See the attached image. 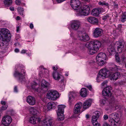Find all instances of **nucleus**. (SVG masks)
Listing matches in <instances>:
<instances>
[{
  "mask_svg": "<svg viewBox=\"0 0 126 126\" xmlns=\"http://www.w3.org/2000/svg\"><path fill=\"white\" fill-rule=\"evenodd\" d=\"M11 37L9 30L5 28L0 29V48H4L7 47L8 42L10 40Z\"/></svg>",
  "mask_w": 126,
  "mask_h": 126,
  "instance_id": "obj_1",
  "label": "nucleus"
},
{
  "mask_svg": "<svg viewBox=\"0 0 126 126\" xmlns=\"http://www.w3.org/2000/svg\"><path fill=\"white\" fill-rule=\"evenodd\" d=\"M101 45V43L100 41L94 40L87 43L85 45V46L88 49V53L93 55L98 50L99 48Z\"/></svg>",
  "mask_w": 126,
  "mask_h": 126,
  "instance_id": "obj_2",
  "label": "nucleus"
},
{
  "mask_svg": "<svg viewBox=\"0 0 126 126\" xmlns=\"http://www.w3.org/2000/svg\"><path fill=\"white\" fill-rule=\"evenodd\" d=\"M109 121L111 123V125L117 126L119 121L118 115L116 112L111 114L109 115Z\"/></svg>",
  "mask_w": 126,
  "mask_h": 126,
  "instance_id": "obj_3",
  "label": "nucleus"
},
{
  "mask_svg": "<svg viewBox=\"0 0 126 126\" xmlns=\"http://www.w3.org/2000/svg\"><path fill=\"white\" fill-rule=\"evenodd\" d=\"M90 12L89 7L88 5H84L79 9L78 11V14L79 16L88 15Z\"/></svg>",
  "mask_w": 126,
  "mask_h": 126,
  "instance_id": "obj_4",
  "label": "nucleus"
},
{
  "mask_svg": "<svg viewBox=\"0 0 126 126\" xmlns=\"http://www.w3.org/2000/svg\"><path fill=\"white\" fill-rule=\"evenodd\" d=\"M26 72L24 69H22L21 70L20 72L17 71H15L14 76L15 77H18V81L22 82L25 79L24 76L26 75Z\"/></svg>",
  "mask_w": 126,
  "mask_h": 126,
  "instance_id": "obj_5",
  "label": "nucleus"
},
{
  "mask_svg": "<svg viewBox=\"0 0 126 126\" xmlns=\"http://www.w3.org/2000/svg\"><path fill=\"white\" fill-rule=\"evenodd\" d=\"M100 115V112L98 111H96L93 113L92 121L94 126H100V124L97 121V119L99 118Z\"/></svg>",
  "mask_w": 126,
  "mask_h": 126,
  "instance_id": "obj_6",
  "label": "nucleus"
},
{
  "mask_svg": "<svg viewBox=\"0 0 126 126\" xmlns=\"http://www.w3.org/2000/svg\"><path fill=\"white\" fill-rule=\"evenodd\" d=\"M48 98L50 100H54L58 98L60 95L58 92L57 91H53L48 93L47 95Z\"/></svg>",
  "mask_w": 126,
  "mask_h": 126,
  "instance_id": "obj_7",
  "label": "nucleus"
},
{
  "mask_svg": "<svg viewBox=\"0 0 126 126\" xmlns=\"http://www.w3.org/2000/svg\"><path fill=\"white\" fill-rule=\"evenodd\" d=\"M81 4L79 0H71L70 4L72 8L75 10H78L80 8Z\"/></svg>",
  "mask_w": 126,
  "mask_h": 126,
  "instance_id": "obj_8",
  "label": "nucleus"
},
{
  "mask_svg": "<svg viewBox=\"0 0 126 126\" xmlns=\"http://www.w3.org/2000/svg\"><path fill=\"white\" fill-rule=\"evenodd\" d=\"M50 86V84L49 82L46 81L44 79L42 80L41 84V91H43V93H45L47 91Z\"/></svg>",
  "mask_w": 126,
  "mask_h": 126,
  "instance_id": "obj_9",
  "label": "nucleus"
},
{
  "mask_svg": "<svg viewBox=\"0 0 126 126\" xmlns=\"http://www.w3.org/2000/svg\"><path fill=\"white\" fill-rule=\"evenodd\" d=\"M109 72V70L106 68L101 69L99 71V77L102 79H104L108 77L107 74Z\"/></svg>",
  "mask_w": 126,
  "mask_h": 126,
  "instance_id": "obj_10",
  "label": "nucleus"
},
{
  "mask_svg": "<svg viewBox=\"0 0 126 126\" xmlns=\"http://www.w3.org/2000/svg\"><path fill=\"white\" fill-rule=\"evenodd\" d=\"M112 88L109 86L104 88L102 91V94L104 96H110L112 94L111 91Z\"/></svg>",
  "mask_w": 126,
  "mask_h": 126,
  "instance_id": "obj_11",
  "label": "nucleus"
},
{
  "mask_svg": "<svg viewBox=\"0 0 126 126\" xmlns=\"http://www.w3.org/2000/svg\"><path fill=\"white\" fill-rule=\"evenodd\" d=\"M2 121L3 124L5 126H8L12 121V118L9 116H6L2 118Z\"/></svg>",
  "mask_w": 126,
  "mask_h": 126,
  "instance_id": "obj_12",
  "label": "nucleus"
},
{
  "mask_svg": "<svg viewBox=\"0 0 126 126\" xmlns=\"http://www.w3.org/2000/svg\"><path fill=\"white\" fill-rule=\"evenodd\" d=\"M79 39L81 41L86 42L89 40V37L87 34L80 32L78 35Z\"/></svg>",
  "mask_w": 126,
  "mask_h": 126,
  "instance_id": "obj_13",
  "label": "nucleus"
},
{
  "mask_svg": "<svg viewBox=\"0 0 126 126\" xmlns=\"http://www.w3.org/2000/svg\"><path fill=\"white\" fill-rule=\"evenodd\" d=\"M80 22L77 21H73L71 22V28L74 30H77L80 27Z\"/></svg>",
  "mask_w": 126,
  "mask_h": 126,
  "instance_id": "obj_14",
  "label": "nucleus"
},
{
  "mask_svg": "<svg viewBox=\"0 0 126 126\" xmlns=\"http://www.w3.org/2000/svg\"><path fill=\"white\" fill-rule=\"evenodd\" d=\"M82 104L81 103H77L75 105L74 109V112L75 113L78 114L80 112V110L82 108Z\"/></svg>",
  "mask_w": 126,
  "mask_h": 126,
  "instance_id": "obj_15",
  "label": "nucleus"
},
{
  "mask_svg": "<svg viewBox=\"0 0 126 126\" xmlns=\"http://www.w3.org/2000/svg\"><path fill=\"white\" fill-rule=\"evenodd\" d=\"M26 101L30 105H34L36 103L35 98L31 96H29L27 97Z\"/></svg>",
  "mask_w": 126,
  "mask_h": 126,
  "instance_id": "obj_16",
  "label": "nucleus"
},
{
  "mask_svg": "<svg viewBox=\"0 0 126 126\" xmlns=\"http://www.w3.org/2000/svg\"><path fill=\"white\" fill-rule=\"evenodd\" d=\"M102 33V30L99 28H96L93 32V35L94 37H97L100 36Z\"/></svg>",
  "mask_w": 126,
  "mask_h": 126,
  "instance_id": "obj_17",
  "label": "nucleus"
},
{
  "mask_svg": "<svg viewBox=\"0 0 126 126\" xmlns=\"http://www.w3.org/2000/svg\"><path fill=\"white\" fill-rule=\"evenodd\" d=\"M41 123L44 126H51L52 124V120L51 119L46 118L43 121H41Z\"/></svg>",
  "mask_w": 126,
  "mask_h": 126,
  "instance_id": "obj_18",
  "label": "nucleus"
},
{
  "mask_svg": "<svg viewBox=\"0 0 126 126\" xmlns=\"http://www.w3.org/2000/svg\"><path fill=\"white\" fill-rule=\"evenodd\" d=\"M102 9H103L101 8H95L92 10L91 14L94 16H98L99 14L102 12Z\"/></svg>",
  "mask_w": 126,
  "mask_h": 126,
  "instance_id": "obj_19",
  "label": "nucleus"
},
{
  "mask_svg": "<svg viewBox=\"0 0 126 126\" xmlns=\"http://www.w3.org/2000/svg\"><path fill=\"white\" fill-rule=\"evenodd\" d=\"M121 76L120 73L119 72H116L111 74L110 77V79L111 80H116L119 78Z\"/></svg>",
  "mask_w": 126,
  "mask_h": 126,
  "instance_id": "obj_20",
  "label": "nucleus"
},
{
  "mask_svg": "<svg viewBox=\"0 0 126 126\" xmlns=\"http://www.w3.org/2000/svg\"><path fill=\"white\" fill-rule=\"evenodd\" d=\"M29 122L32 124H35L38 123V124H39L40 123L41 119L39 117L35 118L34 117H32L30 118Z\"/></svg>",
  "mask_w": 126,
  "mask_h": 126,
  "instance_id": "obj_21",
  "label": "nucleus"
},
{
  "mask_svg": "<svg viewBox=\"0 0 126 126\" xmlns=\"http://www.w3.org/2000/svg\"><path fill=\"white\" fill-rule=\"evenodd\" d=\"M87 21L90 23L93 24H97L98 23V19L93 16H90L87 18Z\"/></svg>",
  "mask_w": 126,
  "mask_h": 126,
  "instance_id": "obj_22",
  "label": "nucleus"
},
{
  "mask_svg": "<svg viewBox=\"0 0 126 126\" xmlns=\"http://www.w3.org/2000/svg\"><path fill=\"white\" fill-rule=\"evenodd\" d=\"M53 76L54 79L56 80H59L60 79L63 78V77L59 73L56 71H54L53 73Z\"/></svg>",
  "mask_w": 126,
  "mask_h": 126,
  "instance_id": "obj_23",
  "label": "nucleus"
},
{
  "mask_svg": "<svg viewBox=\"0 0 126 126\" xmlns=\"http://www.w3.org/2000/svg\"><path fill=\"white\" fill-rule=\"evenodd\" d=\"M39 85L35 82H34L33 84L32 85V88L35 89V91L38 93H40L41 91V89L39 88Z\"/></svg>",
  "mask_w": 126,
  "mask_h": 126,
  "instance_id": "obj_24",
  "label": "nucleus"
},
{
  "mask_svg": "<svg viewBox=\"0 0 126 126\" xmlns=\"http://www.w3.org/2000/svg\"><path fill=\"white\" fill-rule=\"evenodd\" d=\"M98 55H97L96 57V60L98 64L102 66L104 64V62L103 59H102V58L99 57Z\"/></svg>",
  "mask_w": 126,
  "mask_h": 126,
  "instance_id": "obj_25",
  "label": "nucleus"
},
{
  "mask_svg": "<svg viewBox=\"0 0 126 126\" xmlns=\"http://www.w3.org/2000/svg\"><path fill=\"white\" fill-rule=\"evenodd\" d=\"M92 101L90 100H88L85 101L83 103V107L85 109H86L90 107L91 105Z\"/></svg>",
  "mask_w": 126,
  "mask_h": 126,
  "instance_id": "obj_26",
  "label": "nucleus"
},
{
  "mask_svg": "<svg viewBox=\"0 0 126 126\" xmlns=\"http://www.w3.org/2000/svg\"><path fill=\"white\" fill-rule=\"evenodd\" d=\"M65 107V106L64 105H60L58 106V111L57 112V114H60V113H63L64 112V109Z\"/></svg>",
  "mask_w": 126,
  "mask_h": 126,
  "instance_id": "obj_27",
  "label": "nucleus"
},
{
  "mask_svg": "<svg viewBox=\"0 0 126 126\" xmlns=\"http://www.w3.org/2000/svg\"><path fill=\"white\" fill-rule=\"evenodd\" d=\"M123 42L118 41L116 42L118 50L120 52H121L122 48H123L124 45Z\"/></svg>",
  "mask_w": 126,
  "mask_h": 126,
  "instance_id": "obj_28",
  "label": "nucleus"
},
{
  "mask_svg": "<svg viewBox=\"0 0 126 126\" xmlns=\"http://www.w3.org/2000/svg\"><path fill=\"white\" fill-rule=\"evenodd\" d=\"M56 106L55 104L53 102H51L48 103L47 105L48 110H50L54 108Z\"/></svg>",
  "mask_w": 126,
  "mask_h": 126,
  "instance_id": "obj_29",
  "label": "nucleus"
},
{
  "mask_svg": "<svg viewBox=\"0 0 126 126\" xmlns=\"http://www.w3.org/2000/svg\"><path fill=\"white\" fill-rule=\"evenodd\" d=\"M80 94L82 97H84L86 96L87 95V91L85 88H83L81 89Z\"/></svg>",
  "mask_w": 126,
  "mask_h": 126,
  "instance_id": "obj_30",
  "label": "nucleus"
},
{
  "mask_svg": "<svg viewBox=\"0 0 126 126\" xmlns=\"http://www.w3.org/2000/svg\"><path fill=\"white\" fill-rule=\"evenodd\" d=\"M108 50L109 52L111 54H112V52L114 51L115 50L114 46L111 44L108 47Z\"/></svg>",
  "mask_w": 126,
  "mask_h": 126,
  "instance_id": "obj_31",
  "label": "nucleus"
},
{
  "mask_svg": "<svg viewBox=\"0 0 126 126\" xmlns=\"http://www.w3.org/2000/svg\"><path fill=\"white\" fill-rule=\"evenodd\" d=\"M98 55L99 56V57H100L102 58V59H103L104 60H106L107 59V56L105 53L101 52L99 53Z\"/></svg>",
  "mask_w": 126,
  "mask_h": 126,
  "instance_id": "obj_32",
  "label": "nucleus"
},
{
  "mask_svg": "<svg viewBox=\"0 0 126 126\" xmlns=\"http://www.w3.org/2000/svg\"><path fill=\"white\" fill-rule=\"evenodd\" d=\"M57 115L58 116L57 119L58 121H60L63 120H64V117L63 113H60V115L57 114Z\"/></svg>",
  "mask_w": 126,
  "mask_h": 126,
  "instance_id": "obj_33",
  "label": "nucleus"
},
{
  "mask_svg": "<svg viewBox=\"0 0 126 126\" xmlns=\"http://www.w3.org/2000/svg\"><path fill=\"white\" fill-rule=\"evenodd\" d=\"M3 2L5 5L9 6L12 4V0H4Z\"/></svg>",
  "mask_w": 126,
  "mask_h": 126,
  "instance_id": "obj_34",
  "label": "nucleus"
},
{
  "mask_svg": "<svg viewBox=\"0 0 126 126\" xmlns=\"http://www.w3.org/2000/svg\"><path fill=\"white\" fill-rule=\"evenodd\" d=\"M31 113L33 115H37L39 113L37 110L35 109L32 108L31 109Z\"/></svg>",
  "mask_w": 126,
  "mask_h": 126,
  "instance_id": "obj_35",
  "label": "nucleus"
},
{
  "mask_svg": "<svg viewBox=\"0 0 126 126\" xmlns=\"http://www.w3.org/2000/svg\"><path fill=\"white\" fill-rule=\"evenodd\" d=\"M126 20V12H124L123 13L121 16V21L124 22Z\"/></svg>",
  "mask_w": 126,
  "mask_h": 126,
  "instance_id": "obj_36",
  "label": "nucleus"
},
{
  "mask_svg": "<svg viewBox=\"0 0 126 126\" xmlns=\"http://www.w3.org/2000/svg\"><path fill=\"white\" fill-rule=\"evenodd\" d=\"M18 10L19 14L22 16H23V8H22L21 7H19L18 8Z\"/></svg>",
  "mask_w": 126,
  "mask_h": 126,
  "instance_id": "obj_37",
  "label": "nucleus"
},
{
  "mask_svg": "<svg viewBox=\"0 0 126 126\" xmlns=\"http://www.w3.org/2000/svg\"><path fill=\"white\" fill-rule=\"evenodd\" d=\"M110 16L108 15H106L102 17V19L104 21L107 20L109 18Z\"/></svg>",
  "mask_w": 126,
  "mask_h": 126,
  "instance_id": "obj_38",
  "label": "nucleus"
},
{
  "mask_svg": "<svg viewBox=\"0 0 126 126\" xmlns=\"http://www.w3.org/2000/svg\"><path fill=\"white\" fill-rule=\"evenodd\" d=\"M98 4L99 5H101L102 6L103 5L108 6V3H106L105 1H103V2L100 1L98 2Z\"/></svg>",
  "mask_w": 126,
  "mask_h": 126,
  "instance_id": "obj_39",
  "label": "nucleus"
},
{
  "mask_svg": "<svg viewBox=\"0 0 126 126\" xmlns=\"http://www.w3.org/2000/svg\"><path fill=\"white\" fill-rule=\"evenodd\" d=\"M70 95L72 96V97L74 98L77 95L74 92H71L70 93Z\"/></svg>",
  "mask_w": 126,
  "mask_h": 126,
  "instance_id": "obj_40",
  "label": "nucleus"
},
{
  "mask_svg": "<svg viewBox=\"0 0 126 126\" xmlns=\"http://www.w3.org/2000/svg\"><path fill=\"white\" fill-rule=\"evenodd\" d=\"M8 107V106L7 105H4L1 108V109L3 110H6Z\"/></svg>",
  "mask_w": 126,
  "mask_h": 126,
  "instance_id": "obj_41",
  "label": "nucleus"
},
{
  "mask_svg": "<svg viewBox=\"0 0 126 126\" xmlns=\"http://www.w3.org/2000/svg\"><path fill=\"white\" fill-rule=\"evenodd\" d=\"M100 103L104 105L106 103V101L105 99H102L100 100Z\"/></svg>",
  "mask_w": 126,
  "mask_h": 126,
  "instance_id": "obj_42",
  "label": "nucleus"
},
{
  "mask_svg": "<svg viewBox=\"0 0 126 126\" xmlns=\"http://www.w3.org/2000/svg\"><path fill=\"white\" fill-rule=\"evenodd\" d=\"M15 2L16 4L18 5H20L21 3V1L19 0H16Z\"/></svg>",
  "mask_w": 126,
  "mask_h": 126,
  "instance_id": "obj_43",
  "label": "nucleus"
},
{
  "mask_svg": "<svg viewBox=\"0 0 126 126\" xmlns=\"http://www.w3.org/2000/svg\"><path fill=\"white\" fill-rule=\"evenodd\" d=\"M116 60L117 62H120V59L119 56L115 57Z\"/></svg>",
  "mask_w": 126,
  "mask_h": 126,
  "instance_id": "obj_44",
  "label": "nucleus"
},
{
  "mask_svg": "<svg viewBox=\"0 0 126 126\" xmlns=\"http://www.w3.org/2000/svg\"><path fill=\"white\" fill-rule=\"evenodd\" d=\"M104 120H106L108 118V116L107 115H105L104 116Z\"/></svg>",
  "mask_w": 126,
  "mask_h": 126,
  "instance_id": "obj_45",
  "label": "nucleus"
},
{
  "mask_svg": "<svg viewBox=\"0 0 126 126\" xmlns=\"http://www.w3.org/2000/svg\"><path fill=\"white\" fill-rule=\"evenodd\" d=\"M107 81H104L102 83V85L104 86L107 85Z\"/></svg>",
  "mask_w": 126,
  "mask_h": 126,
  "instance_id": "obj_46",
  "label": "nucleus"
},
{
  "mask_svg": "<svg viewBox=\"0 0 126 126\" xmlns=\"http://www.w3.org/2000/svg\"><path fill=\"white\" fill-rule=\"evenodd\" d=\"M86 87H87L89 89V90L90 91H92V86L91 85H89L88 86H87Z\"/></svg>",
  "mask_w": 126,
  "mask_h": 126,
  "instance_id": "obj_47",
  "label": "nucleus"
},
{
  "mask_svg": "<svg viewBox=\"0 0 126 126\" xmlns=\"http://www.w3.org/2000/svg\"><path fill=\"white\" fill-rule=\"evenodd\" d=\"M114 8L115 9H117L118 7V5L115 4L114 3Z\"/></svg>",
  "mask_w": 126,
  "mask_h": 126,
  "instance_id": "obj_48",
  "label": "nucleus"
},
{
  "mask_svg": "<svg viewBox=\"0 0 126 126\" xmlns=\"http://www.w3.org/2000/svg\"><path fill=\"white\" fill-rule=\"evenodd\" d=\"M103 126H110L107 123L105 122L103 124Z\"/></svg>",
  "mask_w": 126,
  "mask_h": 126,
  "instance_id": "obj_49",
  "label": "nucleus"
},
{
  "mask_svg": "<svg viewBox=\"0 0 126 126\" xmlns=\"http://www.w3.org/2000/svg\"><path fill=\"white\" fill-rule=\"evenodd\" d=\"M30 28L32 29L33 28V24L32 23H31L30 24Z\"/></svg>",
  "mask_w": 126,
  "mask_h": 126,
  "instance_id": "obj_50",
  "label": "nucleus"
},
{
  "mask_svg": "<svg viewBox=\"0 0 126 126\" xmlns=\"http://www.w3.org/2000/svg\"><path fill=\"white\" fill-rule=\"evenodd\" d=\"M27 51V50H23L21 51V53H25Z\"/></svg>",
  "mask_w": 126,
  "mask_h": 126,
  "instance_id": "obj_51",
  "label": "nucleus"
},
{
  "mask_svg": "<svg viewBox=\"0 0 126 126\" xmlns=\"http://www.w3.org/2000/svg\"><path fill=\"white\" fill-rule=\"evenodd\" d=\"M53 69L55 70H56L58 69V68L57 66H53Z\"/></svg>",
  "mask_w": 126,
  "mask_h": 126,
  "instance_id": "obj_52",
  "label": "nucleus"
},
{
  "mask_svg": "<svg viewBox=\"0 0 126 126\" xmlns=\"http://www.w3.org/2000/svg\"><path fill=\"white\" fill-rule=\"evenodd\" d=\"M1 104L2 105H5L6 102L5 101H2L1 102Z\"/></svg>",
  "mask_w": 126,
  "mask_h": 126,
  "instance_id": "obj_53",
  "label": "nucleus"
},
{
  "mask_svg": "<svg viewBox=\"0 0 126 126\" xmlns=\"http://www.w3.org/2000/svg\"><path fill=\"white\" fill-rule=\"evenodd\" d=\"M10 10L11 11H14V7H11L10 8Z\"/></svg>",
  "mask_w": 126,
  "mask_h": 126,
  "instance_id": "obj_54",
  "label": "nucleus"
},
{
  "mask_svg": "<svg viewBox=\"0 0 126 126\" xmlns=\"http://www.w3.org/2000/svg\"><path fill=\"white\" fill-rule=\"evenodd\" d=\"M14 91L16 92H17V88L16 87H15L14 88Z\"/></svg>",
  "mask_w": 126,
  "mask_h": 126,
  "instance_id": "obj_55",
  "label": "nucleus"
},
{
  "mask_svg": "<svg viewBox=\"0 0 126 126\" xmlns=\"http://www.w3.org/2000/svg\"><path fill=\"white\" fill-rule=\"evenodd\" d=\"M15 51L16 52H18L19 51V50L18 48H16L15 49Z\"/></svg>",
  "mask_w": 126,
  "mask_h": 126,
  "instance_id": "obj_56",
  "label": "nucleus"
},
{
  "mask_svg": "<svg viewBox=\"0 0 126 126\" xmlns=\"http://www.w3.org/2000/svg\"><path fill=\"white\" fill-rule=\"evenodd\" d=\"M115 56V57L119 56H118V53H116Z\"/></svg>",
  "mask_w": 126,
  "mask_h": 126,
  "instance_id": "obj_57",
  "label": "nucleus"
},
{
  "mask_svg": "<svg viewBox=\"0 0 126 126\" xmlns=\"http://www.w3.org/2000/svg\"><path fill=\"white\" fill-rule=\"evenodd\" d=\"M20 19V18L19 16H17L16 17V19L17 20H19Z\"/></svg>",
  "mask_w": 126,
  "mask_h": 126,
  "instance_id": "obj_58",
  "label": "nucleus"
},
{
  "mask_svg": "<svg viewBox=\"0 0 126 126\" xmlns=\"http://www.w3.org/2000/svg\"><path fill=\"white\" fill-rule=\"evenodd\" d=\"M89 115L88 114H87L86 115V117L88 119L89 118Z\"/></svg>",
  "mask_w": 126,
  "mask_h": 126,
  "instance_id": "obj_59",
  "label": "nucleus"
},
{
  "mask_svg": "<svg viewBox=\"0 0 126 126\" xmlns=\"http://www.w3.org/2000/svg\"><path fill=\"white\" fill-rule=\"evenodd\" d=\"M76 45L77 46V45H79H79H80V43H76Z\"/></svg>",
  "mask_w": 126,
  "mask_h": 126,
  "instance_id": "obj_60",
  "label": "nucleus"
},
{
  "mask_svg": "<svg viewBox=\"0 0 126 126\" xmlns=\"http://www.w3.org/2000/svg\"><path fill=\"white\" fill-rule=\"evenodd\" d=\"M19 27H18L17 28V30H16V31L17 32H18L19 31Z\"/></svg>",
  "mask_w": 126,
  "mask_h": 126,
  "instance_id": "obj_61",
  "label": "nucleus"
},
{
  "mask_svg": "<svg viewBox=\"0 0 126 126\" xmlns=\"http://www.w3.org/2000/svg\"><path fill=\"white\" fill-rule=\"evenodd\" d=\"M116 69V68H112V69H111V70H112V71H113L114 70H115Z\"/></svg>",
  "mask_w": 126,
  "mask_h": 126,
  "instance_id": "obj_62",
  "label": "nucleus"
},
{
  "mask_svg": "<svg viewBox=\"0 0 126 126\" xmlns=\"http://www.w3.org/2000/svg\"><path fill=\"white\" fill-rule=\"evenodd\" d=\"M65 75L66 76H68V73H66L65 74Z\"/></svg>",
  "mask_w": 126,
  "mask_h": 126,
  "instance_id": "obj_63",
  "label": "nucleus"
},
{
  "mask_svg": "<svg viewBox=\"0 0 126 126\" xmlns=\"http://www.w3.org/2000/svg\"><path fill=\"white\" fill-rule=\"evenodd\" d=\"M125 67L126 68V63Z\"/></svg>",
  "mask_w": 126,
  "mask_h": 126,
  "instance_id": "obj_64",
  "label": "nucleus"
}]
</instances>
